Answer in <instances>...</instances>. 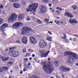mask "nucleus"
Returning <instances> with one entry per match:
<instances>
[{
    "instance_id": "nucleus-35",
    "label": "nucleus",
    "mask_w": 78,
    "mask_h": 78,
    "mask_svg": "<svg viewBox=\"0 0 78 78\" xmlns=\"http://www.w3.org/2000/svg\"><path fill=\"white\" fill-rule=\"evenodd\" d=\"M3 36H6V34H5V32H3L2 33Z\"/></svg>"
},
{
    "instance_id": "nucleus-24",
    "label": "nucleus",
    "mask_w": 78,
    "mask_h": 78,
    "mask_svg": "<svg viewBox=\"0 0 78 78\" xmlns=\"http://www.w3.org/2000/svg\"><path fill=\"white\" fill-rule=\"evenodd\" d=\"M4 22V20L3 19L0 18V25L2 23H3V22Z\"/></svg>"
},
{
    "instance_id": "nucleus-42",
    "label": "nucleus",
    "mask_w": 78,
    "mask_h": 78,
    "mask_svg": "<svg viewBox=\"0 0 78 78\" xmlns=\"http://www.w3.org/2000/svg\"><path fill=\"white\" fill-rule=\"evenodd\" d=\"M24 66L25 67H26V66H27V64L25 62L24 63Z\"/></svg>"
},
{
    "instance_id": "nucleus-44",
    "label": "nucleus",
    "mask_w": 78,
    "mask_h": 78,
    "mask_svg": "<svg viewBox=\"0 0 78 78\" xmlns=\"http://www.w3.org/2000/svg\"><path fill=\"white\" fill-rule=\"evenodd\" d=\"M54 64L56 65V66H57V64H58V62H54Z\"/></svg>"
},
{
    "instance_id": "nucleus-15",
    "label": "nucleus",
    "mask_w": 78,
    "mask_h": 78,
    "mask_svg": "<svg viewBox=\"0 0 78 78\" xmlns=\"http://www.w3.org/2000/svg\"><path fill=\"white\" fill-rule=\"evenodd\" d=\"M65 16H66L68 17L72 18L73 17V15H72L71 13L69 12H66L64 14Z\"/></svg>"
},
{
    "instance_id": "nucleus-52",
    "label": "nucleus",
    "mask_w": 78,
    "mask_h": 78,
    "mask_svg": "<svg viewBox=\"0 0 78 78\" xmlns=\"http://www.w3.org/2000/svg\"><path fill=\"white\" fill-rule=\"evenodd\" d=\"M32 60V58L30 57L29 58V60H30V61H31Z\"/></svg>"
},
{
    "instance_id": "nucleus-43",
    "label": "nucleus",
    "mask_w": 78,
    "mask_h": 78,
    "mask_svg": "<svg viewBox=\"0 0 78 78\" xmlns=\"http://www.w3.org/2000/svg\"><path fill=\"white\" fill-rule=\"evenodd\" d=\"M59 23H60V21H58V22H57L56 23V24H59Z\"/></svg>"
},
{
    "instance_id": "nucleus-38",
    "label": "nucleus",
    "mask_w": 78,
    "mask_h": 78,
    "mask_svg": "<svg viewBox=\"0 0 78 78\" xmlns=\"http://www.w3.org/2000/svg\"><path fill=\"white\" fill-rule=\"evenodd\" d=\"M26 67V69H30V67L28 66H26V67Z\"/></svg>"
},
{
    "instance_id": "nucleus-30",
    "label": "nucleus",
    "mask_w": 78,
    "mask_h": 78,
    "mask_svg": "<svg viewBox=\"0 0 78 78\" xmlns=\"http://www.w3.org/2000/svg\"><path fill=\"white\" fill-rule=\"evenodd\" d=\"M44 20L45 22H48V21H49V20L47 18L44 19Z\"/></svg>"
},
{
    "instance_id": "nucleus-2",
    "label": "nucleus",
    "mask_w": 78,
    "mask_h": 78,
    "mask_svg": "<svg viewBox=\"0 0 78 78\" xmlns=\"http://www.w3.org/2000/svg\"><path fill=\"white\" fill-rule=\"evenodd\" d=\"M73 58L75 59H78V56L76 54L72 53V55L69 57L68 60L67 61V63L69 66H71L73 64L74 60H73Z\"/></svg>"
},
{
    "instance_id": "nucleus-58",
    "label": "nucleus",
    "mask_w": 78,
    "mask_h": 78,
    "mask_svg": "<svg viewBox=\"0 0 78 78\" xmlns=\"http://www.w3.org/2000/svg\"><path fill=\"white\" fill-rule=\"evenodd\" d=\"M56 9H59V7H56Z\"/></svg>"
},
{
    "instance_id": "nucleus-4",
    "label": "nucleus",
    "mask_w": 78,
    "mask_h": 78,
    "mask_svg": "<svg viewBox=\"0 0 78 78\" xmlns=\"http://www.w3.org/2000/svg\"><path fill=\"white\" fill-rule=\"evenodd\" d=\"M30 31H32L31 29L27 27H23L22 29V34H28V33H29Z\"/></svg>"
},
{
    "instance_id": "nucleus-47",
    "label": "nucleus",
    "mask_w": 78,
    "mask_h": 78,
    "mask_svg": "<svg viewBox=\"0 0 78 78\" xmlns=\"http://www.w3.org/2000/svg\"><path fill=\"white\" fill-rule=\"evenodd\" d=\"M31 17L33 19H35V17H34V16H32Z\"/></svg>"
},
{
    "instance_id": "nucleus-63",
    "label": "nucleus",
    "mask_w": 78,
    "mask_h": 78,
    "mask_svg": "<svg viewBox=\"0 0 78 78\" xmlns=\"http://www.w3.org/2000/svg\"><path fill=\"white\" fill-rule=\"evenodd\" d=\"M76 66H78V63L76 64Z\"/></svg>"
},
{
    "instance_id": "nucleus-53",
    "label": "nucleus",
    "mask_w": 78,
    "mask_h": 78,
    "mask_svg": "<svg viewBox=\"0 0 78 78\" xmlns=\"http://www.w3.org/2000/svg\"><path fill=\"white\" fill-rule=\"evenodd\" d=\"M16 43H20V41H16Z\"/></svg>"
},
{
    "instance_id": "nucleus-12",
    "label": "nucleus",
    "mask_w": 78,
    "mask_h": 78,
    "mask_svg": "<svg viewBox=\"0 0 78 78\" xmlns=\"http://www.w3.org/2000/svg\"><path fill=\"white\" fill-rule=\"evenodd\" d=\"M49 52L50 51H48L47 53L44 54V51H41V57H47L48 54L49 53Z\"/></svg>"
},
{
    "instance_id": "nucleus-16",
    "label": "nucleus",
    "mask_w": 78,
    "mask_h": 78,
    "mask_svg": "<svg viewBox=\"0 0 78 78\" xmlns=\"http://www.w3.org/2000/svg\"><path fill=\"white\" fill-rule=\"evenodd\" d=\"M27 38L26 37H24L22 38V42L24 44H26L27 43Z\"/></svg>"
},
{
    "instance_id": "nucleus-29",
    "label": "nucleus",
    "mask_w": 78,
    "mask_h": 78,
    "mask_svg": "<svg viewBox=\"0 0 78 78\" xmlns=\"http://www.w3.org/2000/svg\"><path fill=\"white\" fill-rule=\"evenodd\" d=\"M26 20L27 21H29V20H30V18L29 17V16H27Z\"/></svg>"
},
{
    "instance_id": "nucleus-11",
    "label": "nucleus",
    "mask_w": 78,
    "mask_h": 78,
    "mask_svg": "<svg viewBox=\"0 0 78 78\" xmlns=\"http://www.w3.org/2000/svg\"><path fill=\"white\" fill-rule=\"evenodd\" d=\"M30 41L31 43L32 44H34V45H35V44H36V42H37L36 39L33 37H30Z\"/></svg>"
},
{
    "instance_id": "nucleus-36",
    "label": "nucleus",
    "mask_w": 78,
    "mask_h": 78,
    "mask_svg": "<svg viewBox=\"0 0 78 78\" xmlns=\"http://www.w3.org/2000/svg\"><path fill=\"white\" fill-rule=\"evenodd\" d=\"M15 70H18L19 69V68L17 66H16L15 67Z\"/></svg>"
},
{
    "instance_id": "nucleus-49",
    "label": "nucleus",
    "mask_w": 78,
    "mask_h": 78,
    "mask_svg": "<svg viewBox=\"0 0 78 78\" xmlns=\"http://www.w3.org/2000/svg\"><path fill=\"white\" fill-rule=\"evenodd\" d=\"M27 51H26V50H23V53H25V52H26Z\"/></svg>"
},
{
    "instance_id": "nucleus-1",
    "label": "nucleus",
    "mask_w": 78,
    "mask_h": 78,
    "mask_svg": "<svg viewBox=\"0 0 78 78\" xmlns=\"http://www.w3.org/2000/svg\"><path fill=\"white\" fill-rule=\"evenodd\" d=\"M41 65H43V69L46 73H51L53 70H54L53 65H49L48 66L45 65V62H41Z\"/></svg>"
},
{
    "instance_id": "nucleus-45",
    "label": "nucleus",
    "mask_w": 78,
    "mask_h": 78,
    "mask_svg": "<svg viewBox=\"0 0 78 78\" xmlns=\"http://www.w3.org/2000/svg\"><path fill=\"white\" fill-rule=\"evenodd\" d=\"M48 6L49 7H51V4H48Z\"/></svg>"
},
{
    "instance_id": "nucleus-46",
    "label": "nucleus",
    "mask_w": 78,
    "mask_h": 78,
    "mask_svg": "<svg viewBox=\"0 0 78 78\" xmlns=\"http://www.w3.org/2000/svg\"><path fill=\"white\" fill-rule=\"evenodd\" d=\"M74 36H76V37H78V35L77 34H74Z\"/></svg>"
},
{
    "instance_id": "nucleus-5",
    "label": "nucleus",
    "mask_w": 78,
    "mask_h": 78,
    "mask_svg": "<svg viewBox=\"0 0 78 78\" xmlns=\"http://www.w3.org/2000/svg\"><path fill=\"white\" fill-rule=\"evenodd\" d=\"M17 15L15 13H12L8 18V20L9 22H11L12 21H15L17 20Z\"/></svg>"
},
{
    "instance_id": "nucleus-3",
    "label": "nucleus",
    "mask_w": 78,
    "mask_h": 78,
    "mask_svg": "<svg viewBox=\"0 0 78 78\" xmlns=\"http://www.w3.org/2000/svg\"><path fill=\"white\" fill-rule=\"evenodd\" d=\"M38 6L37 3H35L34 4L30 5L28 7V9H26L27 12L30 11L33 13L36 12V10Z\"/></svg>"
},
{
    "instance_id": "nucleus-23",
    "label": "nucleus",
    "mask_w": 78,
    "mask_h": 78,
    "mask_svg": "<svg viewBox=\"0 0 78 78\" xmlns=\"http://www.w3.org/2000/svg\"><path fill=\"white\" fill-rule=\"evenodd\" d=\"M36 22H38L39 24H41L42 23V21L39 20H37L36 21Z\"/></svg>"
},
{
    "instance_id": "nucleus-37",
    "label": "nucleus",
    "mask_w": 78,
    "mask_h": 78,
    "mask_svg": "<svg viewBox=\"0 0 78 78\" xmlns=\"http://www.w3.org/2000/svg\"><path fill=\"white\" fill-rule=\"evenodd\" d=\"M65 76H66V75L64 74L62 75V77L63 78H66L65 77Z\"/></svg>"
},
{
    "instance_id": "nucleus-40",
    "label": "nucleus",
    "mask_w": 78,
    "mask_h": 78,
    "mask_svg": "<svg viewBox=\"0 0 78 78\" xmlns=\"http://www.w3.org/2000/svg\"><path fill=\"white\" fill-rule=\"evenodd\" d=\"M47 23H49V24H50V23H53V22L50 21L49 22H47Z\"/></svg>"
},
{
    "instance_id": "nucleus-64",
    "label": "nucleus",
    "mask_w": 78,
    "mask_h": 78,
    "mask_svg": "<svg viewBox=\"0 0 78 78\" xmlns=\"http://www.w3.org/2000/svg\"><path fill=\"white\" fill-rule=\"evenodd\" d=\"M9 78H11V76H9Z\"/></svg>"
},
{
    "instance_id": "nucleus-26",
    "label": "nucleus",
    "mask_w": 78,
    "mask_h": 78,
    "mask_svg": "<svg viewBox=\"0 0 78 78\" xmlns=\"http://www.w3.org/2000/svg\"><path fill=\"white\" fill-rule=\"evenodd\" d=\"M22 4H23V5H26V2H25V1L24 0H22Z\"/></svg>"
},
{
    "instance_id": "nucleus-28",
    "label": "nucleus",
    "mask_w": 78,
    "mask_h": 78,
    "mask_svg": "<svg viewBox=\"0 0 78 78\" xmlns=\"http://www.w3.org/2000/svg\"><path fill=\"white\" fill-rule=\"evenodd\" d=\"M48 0H41V1L42 2H47Z\"/></svg>"
},
{
    "instance_id": "nucleus-60",
    "label": "nucleus",
    "mask_w": 78,
    "mask_h": 78,
    "mask_svg": "<svg viewBox=\"0 0 78 78\" xmlns=\"http://www.w3.org/2000/svg\"><path fill=\"white\" fill-rule=\"evenodd\" d=\"M8 49H7L6 50H5V51H8Z\"/></svg>"
},
{
    "instance_id": "nucleus-6",
    "label": "nucleus",
    "mask_w": 78,
    "mask_h": 78,
    "mask_svg": "<svg viewBox=\"0 0 78 78\" xmlns=\"http://www.w3.org/2000/svg\"><path fill=\"white\" fill-rule=\"evenodd\" d=\"M58 70L62 72H69L70 70V69L66 66H62L59 67Z\"/></svg>"
},
{
    "instance_id": "nucleus-56",
    "label": "nucleus",
    "mask_w": 78,
    "mask_h": 78,
    "mask_svg": "<svg viewBox=\"0 0 78 78\" xmlns=\"http://www.w3.org/2000/svg\"><path fill=\"white\" fill-rule=\"evenodd\" d=\"M1 8H3V6L1 5Z\"/></svg>"
},
{
    "instance_id": "nucleus-34",
    "label": "nucleus",
    "mask_w": 78,
    "mask_h": 78,
    "mask_svg": "<svg viewBox=\"0 0 78 78\" xmlns=\"http://www.w3.org/2000/svg\"><path fill=\"white\" fill-rule=\"evenodd\" d=\"M27 69L25 68H24L23 69V72H25V71H27Z\"/></svg>"
},
{
    "instance_id": "nucleus-54",
    "label": "nucleus",
    "mask_w": 78,
    "mask_h": 78,
    "mask_svg": "<svg viewBox=\"0 0 78 78\" xmlns=\"http://www.w3.org/2000/svg\"><path fill=\"white\" fill-rule=\"evenodd\" d=\"M32 57H33V58H34V57H35V55H34V54H33L32 55Z\"/></svg>"
},
{
    "instance_id": "nucleus-31",
    "label": "nucleus",
    "mask_w": 78,
    "mask_h": 78,
    "mask_svg": "<svg viewBox=\"0 0 78 78\" xmlns=\"http://www.w3.org/2000/svg\"><path fill=\"white\" fill-rule=\"evenodd\" d=\"M4 70L5 71H6L8 70V68L7 67H4Z\"/></svg>"
},
{
    "instance_id": "nucleus-25",
    "label": "nucleus",
    "mask_w": 78,
    "mask_h": 78,
    "mask_svg": "<svg viewBox=\"0 0 78 78\" xmlns=\"http://www.w3.org/2000/svg\"><path fill=\"white\" fill-rule=\"evenodd\" d=\"M47 40L48 41H51V38L50 37H47L46 38Z\"/></svg>"
},
{
    "instance_id": "nucleus-21",
    "label": "nucleus",
    "mask_w": 78,
    "mask_h": 78,
    "mask_svg": "<svg viewBox=\"0 0 78 78\" xmlns=\"http://www.w3.org/2000/svg\"><path fill=\"white\" fill-rule=\"evenodd\" d=\"M71 7L73 8L74 10H76V5H73L71 6Z\"/></svg>"
},
{
    "instance_id": "nucleus-10",
    "label": "nucleus",
    "mask_w": 78,
    "mask_h": 78,
    "mask_svg": "<svg viewBox=\"0 0 78 78\" xmlns=\"http://www.w3.org/2000/svg\"><path fill=\"white\" fill-rule=\"evenodd\" d=\"M41 9L40 11L41 13H44L45 12H46L47 11V9L45 7L44 5H41Z\"/></svg>"
},
{
    "instance_id": "nucleus-62",
    "label": "nucleus",
    "mask_w": 78,
    "mask_h": 78,
    "mask_svg": "<svg viewBox=\"0 0 78 78\" xmlns=\"http://www.w3.org/2000/svg\"><path fill=\"white\" fill-rule=\"evenodd\" d=\"M30 63H29L28 64V66H30Z\"/></svg>"
},
{
    "instance_id": "nucleus-13",
    "label": "nucleus",
    "mask_w": 78,
    "mask_h": 78,
    "mask_svg": "<svg viewBox=\"0 0 78 78\" xmlns=\"http://www.w3.org/2000/svg\"><path fill=\"white\" fill-rule=\"evenodd\" d=\"M8 24L6 23L3 24L1 27L0 30L1 31H5V28L8 27Z\"/></svg>"
},
{
    "instance_id": "nucleus-19",
    "label": "nucleus",
    "mask_w": 78,
    "mask_h": 78,
    "mask_svg": "<svg viewBox=\"0 0 78 78\" xmlns=\"http://www.w3.org/2000/svg\"><path fill=\"white\" fill-rule=\"evenodd\" d=\"M18 19L19 20H23L24 19V16L23 15H20L18 16Z\"/></svg>"
},
{
    "instance_id": "nucleus-59",
    "label": "nucleus",
    "mask_w": 78,
    "mask_h": 78,
    "mask_svg": "<svg viewBox=\"0 0 78 78\" xmlns=\"http://www.w3.org/2000/svg\"><path fill=\"white\" fill-rule=\"evenodd\" d=\"M12 70H11L10 71V73H12Z\"/></svg>"
},
{
    "instance_id": "nucleus-39",
    "label": "nucleus",
    "mask_w": 78,
    "mask_h": 78,
    "mask_svg": "<svg viewBox=\"0 0 78 78\" xmlns=\"http://www.w3.org/2000/svg\"><path fill=\"white\" fill-rule=\"evenodd\" d=\"M26 55L27 56H30V54L27 53L26 54Z\"/></svg>"
},
{
    "instance_id": "nucleus-7",
    "label": "nucleus",
    "mask_w": 78,
    "mask_h": 78,
    "mask_svg": "<svg viewBox=\"0 0 78 78\" xmlns=\"http://www.w3.org/2000/svg\"><path fill=\"white\" fill-rule=\"evenodd\" d=\"M9 54L10 56H12V57H17L19 55V52L17 51L13 52V51H11L9 53Z\"/></svg>"
},
{
    "instance_id": "nucleus-50",
    "label": "nucleus",
    "mask_w": 78,
    "mask_h": 78,
    "mask_svg": "<svg viewBox=\"0 0 78 78\" xmlns=\"http://www.w3.org/2000/svg\"><path fill=\"white\" fill-rule=\"evenodd\" d=\"M48 33H49L50 34V35H51V33L50 32V31H48Z\"/></svg>"
},
{
    "instance_id": "nucleus-18",
    "label": "nucleus",
    "mask_w": 78,
    "mask_h": 78,
    "mask_svg": "<svg viewBox=\"0 0 78 78\" xmlns=\"http://www.w3.org/2000/svg\"><path fill=\"white\" fill-rule=\"evenodd\" d=\"M13 5L15 8H18L20 6V4L18 3H14L13 4Z\"/></svg>"
},
{
    "instance_id": "nucleus-55",
    "label": "nucleus",
    "mask_w": 78,
    "mask_h": 78,
    "mask_svg": "<svg viewBox=\"0 0 78 78\" xmlns=\"http://www.w3.org/2000/svg\"><path fill=\"white\" fill-rule=\"evenodd\" d=\"M10 2H14V0H10Z\"/></svg>"
},
{
    "instance_id": "nucleus-41",
    "label": "nucleus",
    "mask_w": 78,
    "mask_h": 78,
    "mask_svg": "<svg viewBox=\"0 0 78 78\" xmlns=\"http://www.w3.org/2000/svg\"><path fill=\"white\" fill-rule=\"evenodd\" d=\"M24 60H25V61H28V58H24Z\"/></svg>"
},
{
    "instance_id": "nucleus-14",
    "label": "nucleus",
    "mask_w": 78,
    "mask_h": 78,
    "mask_svg": "<svg viewBox=\"0 0 78 78\" xmlns=\"http://www.w3.org/2000/svg\"><path fill=\"white\" fill-rule=\"evenodd\" d=\"M69 22L70 23V24H72V25H73V24H76L78 23V22L77 21L73 19H69Z\"/></svg>"
},
{
    "instance_id": "nucleus-32",
    "label": "nucleus",
    "mask_w": 78,
    "mask_h": 78,
    "mask_svg": "<svg viewBox=\"0 0 78 78\" xmlns=\"http://www.w3.org/2000/svg\"><path fill=\"white\" fill-rule=\"evenodd\" d=\"M56 14H58V15H60V13L59 12V11H56Z\"/></svg>"
},
{
    "instance_id": "nucleus-22",
    "label": "nucleus",
    "mask_w": 78,
    "mask_h": 78,
    "mask_svg": "<svg viewBox=\"0 0 78 78\" xmlns=\"http://www.w3.org/2000/svg\"><path fill=\"white\" fill-rule=\"evenodd\" d=\"M2 61H7V60H8V58L5 57H2Z\"/></svg>"
},
{
    "instance_id": "nucleus-27",
    "label": "nucleus",
    "mask_w": 78,
    "mask_h": 78,
    "mask_svg": "<svg viewBox=\"0 0 78 78\" xmlns=\"http://www.w3.org/2000/svg\"><path fill=\"white\" fill-rule=\"evenodd\" d=\"M63 35L64 37H62V39H66V34H63Z\"/></svg>"
},
{
    "instance_id": "nucleus-48",
    "label": "nucleus",
    "mask_w": 78,
    "mask_h": 78,
    "mask_svg": "<svg viewBox=\"0 0 78 78\" xmlns=\"http://www.w3.org/2000/svg\"><path fill=\"white\" fill-rule=\"evenodd\" d=\"M9 64H12V62H10L8 63Z\"/></svg>"
},
{
    "instance_id": "nucleus-51",
    "label": "nucleus",
    "mask_w": 78,
    "mask_h": 78,
    "mask_svg": "<svg viewBox=\"0 0 78 78\" xmlns=\"http://www.w3.org/2000/svg\"><path fill=\"white\" fill-rule=\"evenodd\" d=\"M23 72V71H21L20 72V74H22Z\"/></svg>"
},
{
    "instance_id": "nucleus-20",
    "label": "nucleus",
    "mask_w": 78,
    "mask_h": 78,
    "mask_svg": "<svg viewBox=\"0 0 78 78\" xmlns=\"http://www.w3.org/2000/svg\"><path fill=\"white\" fill-rule=\"evenodd\" d=\"M60 22L61 23H62V25H65L66 24V22L63 20H62L60 21Z\"/></svg>"
},
{
    "instance_id": "nucleus-9",
    "label": "nucleus",
    "mask_w": 78,
    "mask_h": 78,
    "mask_svg": "<svg viewBox=\"0 0 78 78\" xmlns=\"http://www.w3.org/2000/svg\"><path fill=\"white\" fill-rule=\"evenodd\" d=\"M23 24L20 22H17L13 24L12 26L15 28H18L20 26H22Z\"/></svg>"
},
{
    "instance_id": "nucleus-57",
    "label": "nucleus",
    "mask_w": 78,
    "mask_h": 78,
    "mask_svg": "<svg viewBox=\"0 0 78 78\" xmlns=\"http://www.w3.org/2000/svg\"><path fill=\"white\" fill-rule=\"evenodd\" d=\"M50 59H51L50 58H48V61H50Z\"/></svg>"
},
{
    "instance_id": "nucleus-8",
    "label": "nucleus",
    "mask_w": 78,
    "mask_h": 78,
    "mask_svg": "<svg viewBox=\"0 0 78 78\" xmlns=\"http://www.w3.org/2000/svg\"><path fill=\"white\" fill-rule=\"evenodd\" d=\"M39 44L41 48H44L47 45V43L45 42L44 40H41L40 41Z\"/></svg>"
},
{
    "instance_id": "nucleus-33",
    "label": "nucleus",
    "mask_w": 78,
    "mask_h": 78,
    "mask_svg": "<svg viewBox=\"0 0 78 78\" xmlns=\"http://www.w3.org/2000/svg\"><path fill=\"white\" fill-rule=\"evenodd\" d=\"M73 42H76V41H77V39L76 38H74L73 39Z\"/></svg>"
},
{
    "instance_id": "nucleus-61",
    "label": "nucleus",
    "mask_w": 78,
    "mask_h": 78,
    "mask_svg": "<svg viewBox=\"0 0 78 78\" xmlns=\"http://www.w3.org/2000/svg\"><path fill=\"white\" fill-rule=\"evenodd\" d=\"M57 19H59L60 18H59L58 17H56Z\"/></svg>"
},
{
    "instance_id": "nucleus-17",
    "label": "nucleus",
    "mask_w": 78,
    "mask_h": 78,
    "mask_svg": "<svg viewBox=\"0 0 78 78\" xmlns=\"http://www.w3.org/2000/svg\"><path fill=\"white\" fill-rule=\"evenodd\" d=\"M72 55V53L69 51H67L64 53V55L66 56H68L69 55L71 56Z\"/></svg>"
}]
</instances>
